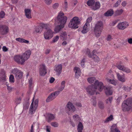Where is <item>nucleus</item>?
Wrapping results in <instances>:
<instances>
[{
	"mask_svg": "<svg viewBox=\"0 0 132 132\" xmlns=\"http://www.w3.org/2000/svg\"><path fill=\"white\" fill-rule=\"evenodd\" d=\"M104 87V86L102 82H99L98 80H96L94 84L89 86L86 88V90L89 94L92 95L95 94L97 88H98L99 90L101 92Z\"/></svg>",
	"mask_w": 132,
	"mask_h": 132,
	"instance_id": "1",
	"label": "nucleus"
},
{
	"mask_svg": "<svg viewBox=\"0 0 132 132\" xmlns=\"http://www.w3.org/2000/svg\"><path fill=\"white\" fill-rule=\"evenodd\" d=\"M31 53V51L29 50L25 52L22 55H15L14 57V60L19 64L23 65L24 62L29 58Z\"/></svg>",
	"mask_w": 132,
	"mask_h": 132,
	"instance_id": "2",
	"label": "nucleus"
},
{
	"mask_svg": "<svg viewBox=\"0 0 132 132\" xmlns=\"http://www.w3.org/2000/svg\"><path fill=\"white\" fill-rule=\"evenodd\" d=\"M67 18L64 16V14L62 11H60L58 13L57 17L55 19V24H60L65 26L67 22Z\"/></svg>",
	"mask_w": 132,
	"mask_h": 132,
	"instance_id": "3",
	"label": "nucleus"
},
{
	"mask_svg": "<svg viewBox=\"0 0 132 132\" xmlns=\"http://www.w3.org/2000/svg\"><path fill=\"white\" fill-rule=\"evenodd\" d=\"M103 28V24L101 21H98L95 25L94 32L96 37L100 36Z\"/></svg>",
	"mask_w": 132,
	"mask_h": 132,
	"instance_id": "4",
	"label": "nucleus"
},
{
	"mask_svg": "<svg viewBox=\"0 0 132 132\" xmlns=\"http://www.w3.org/2000/svg\"><path fill=\"white\" fill-rule=\"evenodd\" d=\"M122 109L123 111H129L132 110V98H128L122 103Z\"/></svg>",
	"mask_w": 132,
	"mask_h": 132,
	"instance_id": "5",
	"label": "nucleus"
},
{
	"mask_svg": "<svg viewBox=\"0 0 132 132\" xmlns=\"http://www.w3.org/2000/svg\"><path fill=\"white\" fill-rule=\"evenodd\" d=\"M80 23L79 18L77 17H75L70 20L68 26L72 29H76L78 28V25Z\"/></svg>",
	"mask_w": 132,
	"mask_h": 132,
	"instance_id": "6",
	"label": "nucleus"
},
{
	"mask_svg": "<svg viewBox=\"0 0 132 132\" xmlns=\"http://www.w3.org/2000/svg\"><path fill=\"white\" fill-rule=\"evenodd\" d=\"M50 27V26L49 24L40 23L39 25L35 27L34 32L37 33H40L42 31L43 29H49Z\"/></svg>",
	"mask_w": 132,
	"mask_h": 132,
	"instance_id": "7",
	"label": "nucleus"
},
{
	"mask_svg": "<svg viewBox=\"0 0 132 132\" xmlns=\"http://www.w3.org/2000/svg\"><path fill=\"white\" fill-rule=\"evenodd\" d=\"M96 50H94L92 52V54H91L90 53L89 50L87 49L86 50V54L88 55L89 57L92 58L95 61L97 62L100 60V59L96 55Z\"/></svg>",
	"mask_w": 132,
	"mask_h": 132,
	"instance_id": "8",
	"label": "nucleus"
},
{
	"mask_svg": "<svg viewBox=\"0 0 132 132\" xmlns=\"http://www.w3.org/2000/svg\"><path fill=\"white\" fill-rule=\"evenodd\" d=\"M67 113L69 114V112H73L76 110V108L73 104L69 102H68L65 108Z\"/></svg>",
	"mask_w": 132,
	"mask_h": 132,
	"instance_id": "9",
	"label": "nucleus"
},
{
	"mask_svg": "<svg viewBox=\"0 0 132 132\" xmlns=\"http://www.w3.org/2000/svg\"><path fill=\"white\" fill-rule=\"evenodd\" d=\"M51 26L49 29H46L47 31L46 32H45L44 33V38L47 39H49L52 38L53 36V32L50 29Z\"/></svg>",
	"mask_w": 132,
	"mask_h": 132,
	"instance_id": "10",
	"label": "nucleus"
},
{
	"mask_svg": "<svg viewBox=\"0 0 132 132\" xmlns=\"http://www.w3.org/2000/svg\"><path fill=\"white\" fill-rule=\"evenodd\" d=\"M12 73L15 74V77L18 79L22 78L23 76V73L21 71L18 70L17 68H15L12 71Z\"/></svg>",
	"mask_w": 132,
	"mask_h": 132,
	"instance_id": "11",
	"label": "nucleus"
},
{
	"mask_svg": "<svg viewBox=\"0 0 132 132\" xmlns=\"http://www.w3.org/2000/svg\"><path fill=\"white\" fill-rule=\"evenodd\" d=\"M9 31L7 26L5 25H1L0 26V32L2 35L6 34Z\"/></svg>",
	"mask_w": 132,
	"mask_h": 132,
	"instance_id": "12",
	"label": "nucleus"
},
{
	"mask_svg": "<svg viewBox=\"0 0 132 132\" xmlns=\"http://www.w3.org/2000/svg\"><path fill=\"white\" fill-rule=\"evenodd\" d=\"M129 24L127 22H122L118 24L117 27L119 29L123 30L127 28Z\"/></svg>",
	"mask_w": 132,
	"mask_h": 132,
	"instance_id": "13",
	"label": "nucleus"
},
{
	"mask_svg": "<svg viewBox=\"0 0 132 132\" xmlns=\"http://www.w3.org/2000/svg\"><path fill=\"white\" fill-rule=\"evenodd\" d=\"M39 74L41 76H44L46 73V69L44 65H41L39 68Z\"/></svg>",
	"mask_w": 132,
	"mask_h": 132,
	"instance_id": "14",
	"label": "nucleus"
},
{
	"mask_svg": "<svg viewBox=\"0 0 132 132\" xmlns=\"http://www.w3.org/2000/svg\"><path fill=\"white\" fill-rule=\"evenodd\" d=\"M62 65L61 64L55 65V66L54 70L56 72L57 75H59L61 74L62 72Z\"/></svg>",
	"mask_w": 132,
	"mask_h": 132,
	"instance_id": "15",
	"label": "nucleus"
},
{
	"mask_svg": "<svg viewBox=\"0 0 132 132\" xmlns=\"http://www.w3.org/2000/svg\"><path fill=\"white\" fill-rule=\"evenodd\" d=\"M31 10L30 9H26L24 10V13L26 17L30 19L32 18L31 14Z\"/></svg>",
	"mask_w": 132,
	"mask_h": 132,
	"instance_id": "16",
	"label": "nucleus"
},
{
	"mask_svg": "<svg viewBox=\"0 0 132 132\" xmlns=\"http://www.w3.org/2000/svg\"><path fill=\"white\" fill-rule=\"evenodd\" d=\"M74 71L75 72V77L76 78H78L80 75L81 71L79 68L77 67H75L74 69Z\"/></svg>",
	"mask_w": 132,
	"mask_h": 132,
	"instance_id": "17",
	"label": "nucleus"
},
{
	"mask_svg": "<svg viewBox=\"0 0 132 132\" xmlns=\"http://www.w3.org/2000/svg\"><path fill=\"white\" fill-rule=\"evenodd\" d=\"M60 39L62 40H66L67 38V33L65 31L61 32L60 35Z\"/></svg>",
	"mask_w": 132,
	"mask_h": 132,
	"instance_id": "18",
	"label": "nucleus"
},
{
	"mask_svg": "<svg viewBox=\"0 0 132 132\" xmlns=\"http://www.w3.org/2000/svg\"><path fill=\"white\" fill-rule=\"evenodd\" d=\"M89 25L87 24V23H85L83 27L81 32L83 34H85L89 30Z\"/></svg>",
	"mask_w": 132,
	"mask_h": 132,
	"instance_id": "19",
	"label": "nucleus"
},
{
	"mask_svg": "<svg viewBox=\"0 0 132 132\" xmlns=\"http://www.w3.org/2000/svg\"><path fill=\"white\" fill-rule=\"evenodd\" d=\"M105 93L106 95H111L112 94V87H107L106 88Z\"/></svg>",
	"mask_w": 132,
	"mask_h": 132,
	"instance_id": "20",
	"label": "nucleus"
},
{
	"mask_svg": "<svg viewBox=\"0 0 132 132\" xmlns=\"http://www.w3.org/2000/svg\"><path fill=\"white\" fill-rule=\"evenodd\" d=\"M56 97L54 96L53 94L52 93L48 96L46 99V101L47 102H48L52 101Z\"/></svg>",
	"mask_w": 132,
	"mask_h": 132,
	"instance_id": "21",
	"label": "nucleus"
},
{
	"mask_svg": "<svg viewBox=\"0 0 132 132\" xmlns=\"http://www.w3.org/2000/svg\"><path fill=\"white\" fill-rule=\"evenodd\" d=\"M117 75L119 80L122 82H124L125 81V79L124 75H121L118 73H117Z\"/></svg>",
	"mask_w": 132,
	"mask_h": 132,
	"instance_id": "22",
	"label": "nucleus"
},
{
	"mask_svg": "<svg viewBox=\"0 0 132 132\" xmlns=\"http://www.w3.org/2000/svg\"><path fill=\"white\" fill-rule=\"evenodd\" d=\"M64 26L60 24L57 25L55 27L54 31L56 32H57L60 31L63 28Z\"/></svg>",
	"mask_w": 132,
	"mask_h": 132,
	"instance_id": "23",
	"label": "nucleus"
},
{
	"mask_svg": "<svg viewBox=\"0 0 132 132\" xmlns=\"http://www.w3.org/2000/svg\"><path fill=\"white\" fill-rule=\"evenodd\" d=\"M5 72L4 70H1L0 73V78L1 79L4 81L5 80L6 76L5 75Z\"/></svg>",
	"mask_w": 132,
	"mask_h": 132,
	"instance_id": "24",
	"label": "nucleus"
},
{
	"mask_svg": "<svg viewBox=\"0 0 132 132\" xmlns=\"http://www.w3.org/2000/svg\"><path fill=\"white\" fill-rule=\"evenodd\" d=\"M113 11L112 10L110 9L105 13L104 15L106 16H111L113 14Z\"/></svg>",
	"mask_w": 132,
	"mask_h": 132,
	"instance_id": "25",
	"label": "nucleus"
},
{
	"mask_svg": "<svg viewBox=\"0 0 132 132\" xmlns=\"http://www.w3.org/2000/svg\"><path fill=\"white\" fill-rule=\"evenodd\" d=\"M16 41L21 43H24L26 44H28L29 43V41L28 40L21 38H16Z\"/></svg>",
	"mask_w": 132,
	"mask_h": 132,
	"instance_id": "26",
	"label": "nucleus"
},
{
	"mask_svg": "<svg viewBox=\"0 0 132 132\" xmlns=\"http://www.w3.org/2000/svg\"><path fill=\"white\" fill-rule=\"evenodd\" d=\"M36 110H35L34 109V106L33 101L31 103L30 106V108L29 110V113L31 114H32L34 113Z\"/></svg>",
	"mask_w": 132,
	"mask_h": 132,
	"instance_id": "27",
	"label": "nucleus"
},
{
	"mask_svg": "<svg viewBox=\"0 0 132 132\" xmlns=\"http://www.w3.org/2000/svg\"><path fill=\"white\" fill-rule=\"evenodd\" d=\"M84 128L83 126L82 123L80 122L78 125L77 130L78 132H82V130Z\"/></svg>",
	"mask_w": 132,
	"mask_h": 132,
	"instance_id": "28",
	"label": "nucleus"
},
{
	"mask_svg": "<svg viewBox=\"0 0 132 132\" xmlns=\"http://www.w3.org/2000/svg\"><path fill=\"white\" fill-rule=\"evenodd\" d=\"M48 117L47 119V121L48 122H50L55 118V117L54 115L51 114H48Z\"/></svg>",
	"mask_w": 132,
	"mask_h": 132,
	"instance_id": "29",
	"label": "nucleus"
},
{
	"mask_svg": "<svg viewBox=\"0 0 132 132\" xmlns=\"http://www.w3.org/2000/svg\"><path fill=\"white\" fill-rule=\"evenodd\" d=\"M95 3L94 0H89L87 2V4L89 6H92Z\"/></svg>",
	"mask_w": 132,
	"mask_h": 132,
	"instance_id": "30",
	"label": "nucleus"
},
{
	"mask_svg": "<svg viewBox=\"0 0 132 132\" xmlns=\"http://www.w3.org/2000/svg\"><path fill=\"white\" fill-rule=\"evenodd\" d=\"M113 119V116L112 115H111L109 117L107 118L104 121V123L108 122L110 121H111Z\"/></svg>",
	"mask_w": 132,
	"mask_h": 132,
	"instance_id": "31",
	"label": "nucleus"
},
{
	"mask_svg": "<svg viewBox=\"0 0 132 132\" xmlns=\"http://www.w3.org/2000/svg\"><path fill=\"white\" fill-rule=\"evenodd\" d=\"M110 132H120L115 126L113 125L111 128Z\"/></svg>",
	"mask_w": 132,
	"mask_h": 132,
	"instance_id": "32",
	"label": "nucleus"
},
{
	"mask_svg": "<svg viewBox=\"0 0 132 132\" xmlns=\"http://www.w3.org/2000/svg\"><path fill=\"white\" fill-rule=\"evenodd\" d=\"M98 105L99 108L101 109H103L104 107V106L103 102L102 101H99L98 103Z\"/></svg>",
	"mask_w": 132,
	"mask_h": 132,
	"instance_id": "33",
	"label": "nucleus"
},
{
	"mask_svg": "<svg viewBox=\"0 0 132 132\" xmlns=\"http://www.w3.org/2000/svg\"><path fill=\"white\" fill-rule=\"evenodd\" d=\"M95 79V78L93 77L88 78L87 79V81L90 83H92L93 82Z\"/></svg>",
	"mask_w": 132,
	"mask_h": 132,
	"instance_id": "34",
	"label": "nucleus"
},
{
	"mask_svg": "<svg viewBox=\"0 0 132 132\" xmlns=\"http://www.w3.org/2000/svg\"><path fill=\"white\" fill-rule=\"evenodd\" d=\"M100 4L99 2H96L95 4V6L93 8V9L95 10L97 9L100 7Z\"/></svg>",
	"mask_w": 132,
	"mask_h": 132,
	"instance_id": "35",
	"label": "nucleus"
},
{
	"mask_svg": "<svg viewBox=\"0 0 132 132\" xmlns=\"http://www.w3.org/2000/svg\"><path fill=\"white\" fill-rule=\"evenodd\" d=\"M123 12V10L122 9L117 10L115 12V15L116 16L120 15L122 14Z\"/></svg>",
	"mask_w": 132,
	"mask_h": 132,
	"instance_id": "36",
	"label": "nucleus"
},
{
	"mask_svg": "<svg viewBox=\"0 0 132 132\" xmlns=\"http://www.w3.org/2000/svg\"><path fill=\"white\" fill-rule=\"evenodd\" d=\"M21 98L20 97L16 98L15 100V103L16 105H17L18 104H20L21 102Z\"/></svg>",
	"mask_w": 132,
	"mask_h": 132,
	"instance_id": "37",
	"label": "nucleus"
},
{
	"mask_svg": "<svg viewBox=\"0 0 132 132\" xmlns=\"http://www.w3.org/2000/svg\"><path fill=\"white\" fill-rule=\"evenodd\" d=\"M107 81L108 82L113 84L114 85H116V84L117 82L114 80H111L108 79H107Z\"/></svg>",
	"mask_w": 132,
	"mask_h": 132,
	"instance_id": "38",
	"label": "nucleus"
},
{
	"mask_svg": "<svg viewBox=\"0 0 132 132\" xmlns=\"http://www.w3.org/2000/svg\"><path fill=\"white\" fill-rule=\"evenodd\" d=\"M116 66L118 69L123 71L124 70L125 67L124 65H121L120 64H117Z\"/></svg>",
	"mask_w": 132,
	"mask_h": 132,
	"instance_id": "39",
	"label": "nucleus"
},
{
	"mask_svg": "<svg viewBox=\"0 0 132 132\" xmlns=\"http://www.w3.org/2000/svg\"><path fill=\"white\" fill-rule=\"evenodd\" d=\"M29 105V103L28 102H25L23 104L24 109L25 110L28 109Z\"/></svg>",
	"mask_w": 132,
	"mask_h": 132,
	"instance_id": "40",
	"label": "nucleus"
},
{
	"mask_svg": "<svg viewBox=\"0 0 132 132\" xmlns=\"http://www.w3.org/2000/svg\"><path fill=\"white\" fill-rule=\"evenodd\" d=\"M38 99L34 101V109L35 110H36L38 106Z\"/></svg>",
	"mask_w": 132,
	"mask_h": 132,
	"instance_id": "41",
	"label": "nucleus"
},
{
	"mask_svg": "<svg viewBox=\"0 0 132 132\" xmlns=\"http://www.w3.org/2000/svg\"><path fill=\"white\" fill-rule=\"evenodd\" d=\"M92 19V16H90L86 20V23H87V24L89 25V23L90 22Z\"/></svg>",
	"mask_w": 132,
	"mask_h": 132,
	"instance_id": "42",
	"label": "nucleus"
},
{
	"mask_svg": "<svg viewBox=\"0 0 132 132\" xmlns=\"http://www.w3.org/2000/svg\"><path fill=\"white\" fill-rule=\"evenodd\" d=\"M9 80L10 82L13 83L14 81V76L13 75H11L9 78Z\"/></svg>",
	"mask_w": 132,
	"mask_h": 132,
	"instance_id": "43",
	"label": "nucleus"
},
{
	"mask_svg": "<svg viewBox=\"0 0 132 132\" xmlns=\"http://www.w3.org/2000/svg\"><path fill=\"white\" fill-rule=\"evenodd\" d=\"M121 2V0H118L116 3L113 5V7H118L119 5H120Z\"/></svg>",
	"mask_w": 132,
	"mask_h": 132,
	"instance_id": "44",
	"label": "nucleus"
},
{
	"mask_svg": "<svg viewBox=\"0 0 132 132\" xmlns=\"http://www.w3.org/2000/svg\"><path fill=\"white\" fill-rule=\"evenodd\" d=\"M127 73H130L131 72V70L130 69L128 68L125 67L124 70L123 71Z\"/></svg>",
	"mask_w": 132,
	"mask_h": 132,
	"instance_id": "45",
	"label": "nucleus"
},
{
	"mask_svg": "<svg viewBox=\"0 0 132 132\" xmlns=\"http://www.w3.org/2000/svg\"><path fill=\"white\" fill-rule=\"evenodd\" d=\"M59 37L58 36H56L54 37L52 40V42L53 43H54L56 42L59 39Z\"/></svg>",
	"mask_w": 132,
	"mask_h": 132,
	"instance_id": "46",
	"label": "nucleus"
},
{
	"mask_svg": "<svg viewBox=\"0 0 132 132\" xmlns=\"http://www.w3.org/2000/svg\"><path fill=\"white\" fill-rule=\"evenodd\" d=\"M51 125L54 127H57L59 125L58 123L56 122H52L51 123Z\"/></svg>",
	"mask_w": 132,
	"mask_h": 132,
	"instance_id": "47",
	"label": "nucleus"
},
{
	"mask_svg": "<svg viewBox=\"0 0 132 132\" xmlns=\"http://www.w3.org/2000/svg\"><path fill=\"white\" fill-rule=\"evenodd\" d=\"M44 1L46 4L49 5L52 3V0H44Z\"/></svg>",
	"mask_w": 132,
	"mask_h": 132,
	"instance_id": "48",
	"label": "nucleus"
},
{
	"mask_svg": "<svg viewBox=\"0 0 132 132\" xmlns=\"http://www.w3.org/2000/svg\"><path fill=\"white\" fill-rule=\"evenodd\" d=\"M96 98L95 97H94L93 98V101H92L93 104L95 106L96 105V102L95 100Z\"/></svg>",
	"mask_w": 132,
	"mask_h": 132,
	"instance_id": "49",
	"label": "nucleus"
},
{
	"mask_svg": "<svg viewBox=\"0 0 132 132\" xmlns=\"http://www.w3.org/2000/svg\"><path fill=\"white\" fill-rule=\"evenodd\" d=\"M112 100V97H109L106 100V102L107 104L108 103L109 101L110 103H111Z\"/></svg>",
	"mask_w": 132,
	"mask_h": 132,
	"instance_id": "50",
	"label": "nucleus"
},
{
	"mask_svg": "<svg viewBox=\"0 0 132 132\" xmlns=\"http://www.w3.org/2000/svg\"><path fill=\"white\" fill-rule=\"evenodd\" d=\"M5 14L4 12L3 11H2L0 12V18H3L4 17Z\"/></svg>",
	"mask_w": 132,
	"mask_h": 132,
	"instance_id": "51",
	"label": "nucleus"
},
{
	"mask_svg": "<svg viewBox=\"0 0 132 132\" xmlns=\"http://www.w3.org/2000/svg\"><path fill=\"white\" fill-rule=\"evenodd\" d=\"M60 91L58 90L52 93L53 94L54 96H55L56 97L60 94Z\"/></svg>",
	"mask_w": 132,
	"mask_h": 132,
	"instance_id": "52",
	"label": "nucleus"
},
{
	"mask_svg": "<svg viewBox=\"0 0 132 132\" xmlns=\"http://www.w3.org/2000/svg\"><path fill=\"white\" fill-rule=\"evenodd\" d=\"M112 39V37L110 35H108L107 37L106 40L108 41H110Z\"/></svg>",
	"mask_w": 132,
	"mask_h": 132,
	"instance_id": "53",
	"label": "nucleus"
},
{
	"mask_svg": "<svg viewBox=\"0 0 132 132\" xmlns=\"http://www.w3.org/2000/svg\"><path fill=\"white\" fill-rule=\"evenodd\" d=\"M59 5V4L58 3H55L53 5V8L54 9H56Z\"/></svg>",
	"mask_w": 132,
	"mask_h": 132,
	"instance_id": "54",
	"label": "nucleus"
},
{
	"mask_svg": "<svg viewBox=\"0 0 132 132\" xmlns=\"http://www.w3.org/2000/svg\"><path fill=\"white\" fill-rule=\"evenodd\" d=\"M7 89L8 90V92L9 93L11 92L13 89V88H12L9 86L7 85Z\"/></svg>",
	"mask_w": 132,
	"mask_h": 132,
	"instance_id": "55",
	"label": "nucleus"
},
{
	"mask_svg": "<svg viewBox=\"0 0 132 132\" xmlns=\"http://www.w3.org/2000/svg\"><path fill=\"white\" fill-rule=\"evenodd\" d=\"M64 3V9L66 11H67V9L68 7V3L67 2L65 1Z\"/></svg>",
	"mask_w": 132,
	"mask_h": 132,
	"instance_id": "56",
	"label": "nucleus"
},
{
	"mask_svg": "<svg viewBox=\"0 0 132 132\" xmlns=\"http://www.w3.org/2000/svg\"><path fill=\"white\" fill-rule=\"evenodd\" d=\"M85 62V58H83L82 60L81 63V65L82 67H84V63Z\"/></svg>",
	"mask_w": 132,
	"mask_h": 132,
	"instance_id": "57",
	"label": "nucleus"
},
{
	"mask_svg": "<svg viewBox=\"0 0 132 132\" xmlns=\"http://www.w3.org/2000/svg\"><path fill=\"white\" fill-rule=\"evenodd\" d=\"M122 88L124 90L127 92L129 91V89L128 86L126 87V86H124Z\"/></svg>",
	"mask_w": 132,
	"mask_h": 132,
	"instance_id": "58",
	"label": "nucleus"
},
{
	"mask_svg": "<svg viewBox=\"0 0 132 132\" xmlns=\"http://www.w3.org/2000/svg\"><path fill=\"white\" fill-rule=\"evenodd\" d=\"M65 81L64 80L63 81L61 82V86L64 88L65 86Z\"/></svg>",
	"mask_w": 132,
	"mask_h": 132,
	"instance_id": "59",
	"label": "nucleus"
},
{
	"mask_svg": "<svg viewBox=\"0 0 132 132\" xmlns=\"http://www.w3.org/2000/svg\"><path fill=\"white\" fill-rule=\"evenodd\" d=\"M127 4V3L125 1H124L122 2L121 5L123 7H125L126 5Z\"/></svg>",
	"mask_w": 132,
	"mask_h": 132,
	"instance_id": "60",
	"label": "nucleus"
},
{
	"mask_svg": "<svg viewBox=\"0 0 132 132\" xmlns=\"http://www.w3.org/2000/svg\"><path fill=\"white\" fill-rule=\"evenodd\" d=\"M55 80V79L53 77H51L50 80V83H53Z\"/></svg>",
	"mask_w": 132,
	"mask_h": 132,
	"instance_id": "61",
	"label": "nucleus"
},
{
	"mask_svg": "<svg viewBox=\"0 0 132 132\" xmlns=\"http://www.w3.org/2000/svg\"><path fill=\"white\" fill-rule=\"evenodd\" d=\"M4 52H6L7 51L8 49L5 46H3L2 48Z\"/></svg>",
	"mask_w": 132,
	"mask_h": 132,
	"instance_id": "62",
	"label": "nucleus"
},
{
	"mask_svg": "<svg viewBox=\"0 0 132 132\" xmlns=\"http://www.w3.org/2000/svg\"><path fill=\"white\" fill-rule=\"evenodd\" d=\"M67 44V43L65 40H64L62 43V45L63 46H64L66 45Z\"/></svg>",
	"mask_w": 132,
	"mask_h": 132,
	"instance_id": "63",
	"label": "nucleus"
},
{
	"mask_svg": "<svg viewBox=\"0 0 132 132\" xmlns=\"http://www.w3.org/2000/svg\"><path fill=\"white\" fill-rule=\"evenodd\" d=\"M128 43L130 44H132V38H130L128 40Z\"/></svg>",
	"mask_w": 132,
	"mask_h": 132,
	"instance_id": "64",
	"label": "nucleus"
}]
</instances>
